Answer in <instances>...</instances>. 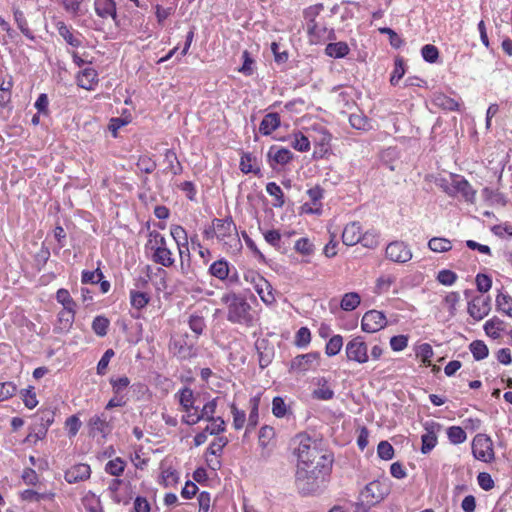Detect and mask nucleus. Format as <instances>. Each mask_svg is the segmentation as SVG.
Returning a JSON list of instances; mask_svg holds the SVG:
<instances>
[{"mask_svg":"<svg viewBox=\"0 0 512 512\" xmlns=\"http://www.w3.org/2000/svg\"><path fill=\"white\" fill-rule=\"evenodd\" d=\"M447 436L451 443L453 444H461L466 438V432L459 426H452L447 430Z\"/></svg>","mask_w":512,"mask_h":512,"instance_id":"nucleus-46","label":"nucleus"},{"mask_svg":"<svg viewBox=\"0 0 512 512\" xmlns=\"http://www.w3.org/2000/svg\"><path fill=\"white\" fill-rule=\"evenodd\" d=\"M422 57L429 63H434L439 57V52L436 46L427 44L421 49Z\"/></svg>","mask_w":512,"mask_h":512,"instance_id":"nucleus-57","label":"nucleus"},{"mask_svg":"<svg viewBox=\"0 0 512 512\" xmlns=\"http://www.w3.org/2000/svg\"><path fill=\"white\" fill-rule=\"evenodd\" d=\"M149 296L140 291H131L130 293V301L131 305L136 309L144 308L149 302Z\"/></svg>","mask_w":512,"mask_h":512,"instance_id":"nucleus-48","label":"nucleus"},{"mask_svg":"<svg viewBox=\"0 0 512 512\" xmlns=\"http://www.w3.org/2000/svg\"><path fill=\"white\" fill-rule=\"evenodd\" d=\"M345 352L348 360L359 364H364L369 359L368 346L360 336L353 338L346 344Z\"/></svg>","mask_w":512,"mask_h":512,"instance_id":"nucleus-5","label":"nucleus"},{"mask_svg":"<svg viewBox=\"0 0 512 512\" xmlns=\"http://www.w3.org/2000/svg\"><path fill=\"white\" fill-rule=\"evenodd\" d=\"M217 408V398L212 399L211 401L207 402L201 411H199L200 418L202 420H212L214 419V413L216 412Z\"/></svg>","mask_w":512,"mask_h":512,"instance_id":"nucleus-52","label":"nucleus"},{"mask_svg":"<svg viewBox=\"0 0 512 512\" xmlns=\"http://www.w3.org/2000/svg\"><path fill=\"white\" fill-rule=\"evenodd\" d=\"M152 260L160 264L164 267H170L174 264V258L172 257V252L168 247L159 249V247H156V251H153L152 253Z\"/></svg>","mask_w":512,"mask_h":512,"instance_id":"nucleus-24","label":"nucleus"},{"mask_svg":"<svg viewBox=\"0 0 512 512\" xmlns=\"http://www.w3.org/2000/svg\"><path fill=\"white\" fill-rule=\"evenodd\" d=\"M349 122L353 128L358 130H366L369 126L368 118L362 114H351Z\"/></svg>","mask_w":512,"mask_h":512,"instance_id":"nucleus-58","label":"nucleus"},{"mask_svg":"<svg viewBox=\"0 0 512 512\" xmlns=\"http://www.w3.org/2000/svg\"><path fill=\"white\" fill-rule=\"evenodd\" d=\"M292 147L300 152H307L310 149V141L309 139L301 133L295 134L294 141L292 142Z\"/></svg>","mask_w":512,"mask_h":512,"instance_id":"nucleus-59","label":"nucleus"},{"mask_svg":"<svg viewBox=\"0 0 512 512\" xmlns=\"http://www.w3.org/2000/svg\"><path fill=\"white\" fill-rule=\"evenodd\" d=\"M433 103L436 106H438L439 108H442L444 110H449V111L458 110V107H459V103L455 99H453L443 93L434 94Z\"/></svg>","mask_w":512,"mask_h":512,"instance_id":"nucleus-25","label":"nucleus"},{"mask_svg":"<svg viewBox=\"0 0 512 512\" xmlns=\"http://www.w3.org/2000/svg\"><path fill=\"white\" fill-rule=\"evenodd\" d=\"M377 454L383 460H391L394 457V448L388 441H381L377 447Z\"/></svg>","mask_w":512,"mask_h":512,"instance_id":"nucleus-53","label":"nucleus"},{"mask_svg":"<svg viewBox=\"0 0 512 512\" xmlns=\"http://www.w3.org/2000/svg\"><path fill=\"white\" fill-rule=\"evenodd\" d=\"M296 447L294 454L297 457V467H332L333 459L320 449V444L307 434H298L294 438Z\"/></svg>","mask_w":512,"mask_h":512,"instance_id":"nucleus-1","label":"nucleus"},{"mask_svg":"<svg viewBox=\"0 0 512 512\" xmlns=\"http://www.w3.org/2000/svg\"><path fill=\"white\" fill-rule=\"evenodd\" d=\"M164 156V161L167 164V169L174 175L180 174L182 172V166L178 161L175 151L167 149Z\"/></svg>","mask_w":512,"mask_h":512,"instance_id":"nucleus-32","label":"nucleus"},{"mask_svg":"<svg viewBox=\"0 0 512 512\" xmlns=\"http://www.w3.org/2000/svg\"><path fill=\"white\" fill-rule=\"evenodd\" d=\"M259 403H260L259 397H253V398L250 399L249 404H250V408L251 409H250V413H249V417H248L246 433L250 432L258 424V420H259V412H258Z\"/></svg>","mask_w":512,"mask_h":512,"instance_id":"nucleus-30","label":"nucleus"},{"mask_svg":"<svg viewBox=\"0 0 512 512\" xmlns=\"http://www.w3.org/2000/svg\"><path fill=\"white\" fill-rule=\"evenodd\" d=\"M209 273L219 280L227 279L229 275L228 262L222 259L213 262L209 267Z\"/></svg>","mask_w":512,"mask_h":512,"instance_id":"nucleus-27","label":"nucleus"},{"mask_svg":"<svg viewBox=\"0 0 512 512\" xmlns=\"http://www.w3.org/2000/svg\"><path fill=\"white\" fill-rule=\"evenodd\" d=\"M364 247L375 248L379 244L378 234L375 232L362 233L360 242Z\"/></svg>","mask_w":512,"mask_h":512,"instance_id":"nucleus-63","label":"nucleus"},{"mask_svg":"<svg viewBox=\"0 0 512 512\" xmlns=\"http://www.w3.org/2000/svg\"><path fill=\"white\" fill-rule=\"evenodd\" d=\"M428 247L434 252H447L452 249L450 240L441 237H434L429 240Z\"/></svg>","mask_w":512,"mask_h":512,"instance_id":"nucleus-36","label":"nucleus"},{"mask_svg":"<svg viewBox=\"0 0 512 512\" xmlns=\"http://www.w3.org/2000/svg\"><path fill=\"white\" fill-rule=\"evenodd\" d=\"M126 463L120 457L110 460L105 465V471L112 476H120L124 472Z\"/></svg>","mask_w":512,"mask_h":512,"instance_id":"nucleus-39","label":"nucleus"},{"mask_svg":"<svg viewBox=\"0 0 512 512\" xmlns=\"http://www.w3.org/2000/svg\"><path fill=\"white\" fill-rule=\"evenodd\" d=\"M156 247H159V249L166 248L167 242L163 235L154 230L149 233V239L146 244V248L153 252L156 251Z\"/></svg>","mask_w":512,"mask_h":512,"instance_id":"nucleus-37","label":"nucleus"},{"mask_svg":"<svg viewBox=\"0 0 512 512\" xmlns=\"http://www.w3.org/2000/svg\"><path fill=\"white\" fill-rule=\"evenodd\" d=\"M89 427L92 435L100 434L102 437H106L112 430L104 414L93 416L89 421Z\"/></svg>","mask_w":512,"mask_h":512,"instance_id":"nucleus-18","label":"nucleus"},{"mask_svg":"<svg viewBox=\"0 0 512 512\" xmlns=\"http://www.w3.org/2000/svg\"><path fill=\"white\" fill-rule=\"evenodd\" d=\"M96 77V71L93 68L87 66L82 71L78 72L76 76L77 84L81 88L91 89Z\"/></svg>","mask_w":512,"mask_h":512,"instance_id":"nucleus-23","label":"nucleus"},{"mask_svg":"<svg viewBox=\"0 0 512 512\" xmlns=\"http://www.w3.org/2000/svg\"><path fill=\"white\" fill-rule=\"evenodd\" d=\"M473 456L482 462L490 463L494 460L493 443L490 437L478 434L472 441Z\"/></svg>","mask_w":512,"mask_h":512,"instance_id":"nucleus-4","label":"nucleus"},{"mask_svg":"<svg viewBox=\"0 0 512 512\" xmlns=\"http://www.w3.org/2000/svg\"><path fill=\"white\" fill-rule=\"evenodd\" d=\"M275 436L274 428L268 425L261 427L259 431V444L262 448H267L271 445Z\"/></svg>","mask_w":512,"mask_h":512,"instance_id":"nucleus-40","label":"nucleus"},{"mask_svg":"<svg viewBox=\"0 0 512 512\" xmlns=\"http://www.w3.org/2000/svg\"><path fill=\"white\" fill-rule=\"evenodd\" d=\"M169 348L173 355L181 360L189 359L196 355L193 345H189L184 337L171 340Z\"/></svg>","mask_w":512,"mask_h":512,"instance_id":"nucleus-10","label":"nucleus"},{"mask_svg":"<svg viewBox=\"0 0 512 512\" xmlns=\"http://www.w3.org/2000/svg\"><path fill=\"white\" fill-rule=\"evenodd\" d=\"M231 413L233 415V426L236 430H239L244 427V424L246 422V414L244 411L239 410L237 406L232 403L231 406Z\"/></svg>","mask_w":512,"mask_h":512,"instance_id":"nucleus-50","label":"nucleus"},{"mask_svg":"<svg viewBox=\"0 0 512 512\" xmlns=\"http://www.w3.org/2000/svg\"><path fill=\"white\" fill-rule=\"evenodd\" d=\"M311 341V333L310 330L306 327H301L297 333L295 338V343L299 347L307 346Z\"/></svg>","mask_w":512,"mask_h":512,"instance_id":"nucleus-62","label":"nucleus"},{"mask_svg":"<svg viewBox=\"0 0 512 512\" xmlns=\"http://www.w3.org/2000/svg\"><path fill=\"white\" fill-rule=\"evenodd\" d=\"M310 202H306L302 206L305 213L320 214L322 209L321 199L323 197V190L320 186H314L307 191Z\"/></svg>","mask_w":512,"mask_h":512,"instance_id":"nucleus-9","label":"nucleus"},{"mask_svg":"<svg viewBox=\"0 0 512 512\" xmlns=\"http://www.w3.org/2000/svg\"><path fill=\"white\" fill-rule=\"evenodd\" d=\"M209 421L211 425L206 426L205 430L210 435H218L225 431L226 424L222 417H214V419Z\"/></svg>","mask_w":512,"mask_h":512,"instance_id":"nucleus-51","label":"nucleus"},{"mask_svg":"<svg viewBox=\"0 0 512 512\" xmlns=\"http://www.w3.org/2000/svg\"><path fill=\"white\" fill-rule=\"evenodd\" d=\"M433 355L432 346L428 343L421 344L416 351V356L421 358V361L425 366L431 365V358Z\"/></svg>","mask_w":512,"mask_h":512,"instance_id":"nucleus-47","label":"nucleus"},{"mask_svg":"<svg viewBox=\"0 0 512 512\" xmlns=\"http://www.w3.org/2000/svg\"><path fill=\"white\" fill-rule=\"evenodd\" d=\"M194 402L195 398L193 390L189 387H184L179 392V403L183 410L185 412H190V410L198 408L197 406L194 405Z\"/></svg>","mask_w":512,"mask_h":512,"instance_id":"nucleus-26","label":"nucleus"},{"mask_svg":"<svg viewBox=\"0 0 512 512\" xmlns=\"http://www.w3.org/2000/svg\"><path fill=\"white\" fill-rule=\"evenodd\" d=\"M272 413L277 418H283L287 413V407L284 400L277 396L272 401Z\"/></svg>","mask_w":512,"mask_h":512,"instance_id":"nucleus-61","label":"nucleus"},{"mask_svg":"<svg viewBox=\"0 0 512 512\" xmlns=\"http://www.w3.org/2000/svg\"><path fill=\"white\" fill-rule=\"evenodd\" d=\"M14 19L15 22L20 29V31L29 39L33 40L34 36L32 31L28 27V23L22 11L19 9H14Z\"/></svg>","mask_w":512,"mask_h":512,"instance_id":"nucleus-43","label":"nucleus"},{"mask_svg":"<svg viewBox=\"0 0 512 512\" xmlns=\"http://www.w3.org/2000/svg\"><path fill=\"white\" fill-rule=\"evenodd\" d=\"M222 303L227 306V320L232 323L249 324L252 320L249 303L235 293L224 294Z\"/></svg>","mask_w":512,"mask_h":512,"instance_id":"nucleus-3","label":"nucleus"},{"mask_svg":"<svg viewBox=\"0 0 512 512\" xmlns=\"http://www.w3.org/2000/svg\"><path fill=\"white\" fill-rule=\"evenodd\" d=\"M496 306L499 311L512 318V297L505 293L496 296Z\"/></svg>","mask_w":512,"mask_h":512,"instance_id":"nucleus-34","label":"nucleus"},{"mask_svg":"<svg viewBox=\"0 0 512 512\" xmlns=\"http://www.w3.org/2000/svg\"><path fill=\"white\" fill-rule=\"evenodd\" d=\"M361 302L360 295L356 292L345 293L340 302V307L344 311L355 310Z\"/></svg>","mask_w":512,"mask_h":512,"instance_id":"nucleus-31","label":"nucleus"},{"mask_svg":"<svg viewBox=\"0 0 512 512\" xmlns=\"http://www.w3.org/2000/svg\"><path fill=\"white\" fill-rule=\"evenodd\" d=\"M91 475V469L88 464H77L66 471V482L76 483L88 479Z\"/></svg>","mask_w":512,"mask_h":512,"instance_id":"nucleus-19","label":"nucleus"},{"mask_svg":"<svg viewBox=\"0 0 512 512\" xmlns=\"http://www.w3.org/2000/svg\"><path fill=\"white\" fill-rule=\"evenodd\" d=\"M452 188L455 193H460L468 202H474L476 191L464 178H456L452 182Z\"/></svg>","mask_w":512,"mask_h":512,"instance_id":"nucleus-20","label":"nucleus"},{"mask_svg":"<svg viewBox=\"0 0 512 512\" xmlns=\"http://www.w3.org/2000/svg\"><path fill=\"white\" fill-rule=\"evenodd\" d=\"M212 233H215L219 240L224 241L226 238L236 234V226L231 218L214 219Z\"/></svg>","mask_w":512,"mask_h":512,"instance_id":"nucleus-12","label":"nucleus"},{"mask_svg":"<svg viewBox=\"0 0 512 512\" xmlns=\"http://www.w3.org/2000/svg\"><path fill=\"white\" fill-rule=\"evenodd\" d=\"M387 325L384 313L377 310L367 311L361 321V328L364 332L375 333Z\"/></svg>","mask_w":512,"mask_h":512,"instance_id":"nucleus-6","label":"nucleus"},{"mask_svg":"<svg viewBox=\"0 0 512 512\" xmlns=\"http://www.w3.org/2000/svg\"><path fill=\"white\" fill-rule=\"evenodd\" d=\"M426 430H427V432L425 434H423L421 437V440H422L421 452L423 454L429 453L437 444V436L435 435V433L433 431L429 430L428 428H426Z\"/></svg>","mask_w":512,"mask_h":512,"instance_id":"nucleus-45","label":"nucleus"},{"mask_svg":"<svg viewBox=\"0 0 512 512\" xmlns=\"http://www.w3.org/2000/svg\"><path fill=\"white\" fill-rule=\"evenodd\" d=\"M362 229L359 222H352L345 226L342 233V241L347 246H353L360 242Z\"/></svg>","mask_w":512,"mask_h":512,"instance_id":"nucleus-17","label":"nucleus"},{"mask_svg":"<svg viewBox=\"0 0 512 512\" xmlns=\"http://www.w3.org/2000/svg\"><path fill=\"white\" fill-rule=\"evenodd\" d=\"M332 467H297L295 474V485L302 495H310L317 492L326 477L330 474Z\"/></svg>","mask_w":512,"mask_h":512,"instance_id":"nucleus-2","label":"nucleus"},{"mask_svg":"<svg viewBox=\"0 0 512 512\" xmlns=\"http://www.w3.org/2000/svg\"><path fill=\"white\" fill-rule=\"evenodd\" d=\"M280 126V117L277 113H269L262 119L259 131L263 135H270Z\"/></svg>","mask_w":512,"mask_h":512,"instance_id":"nucleus-22","label":"nucleus"},{"mask_svg":"<svg viewBox=\"0 0 512 512\" xmlns=\"http://www.w3.org/2000/svg\"><path fill=\"white\" fill-rule=\"evenodd\" d=\"M386 257L397 263H406L412 258L409 246L403 241H393L386 247Z\"/></svg>","mask_w":512,"mask_h":512,"instance_id":"nucleus-7","label":"nucleus"},{"mask_svg":"<svg viewBox=\"0 0 512 512\" xmlns=\"http://www.w3.org/2000/svg\"><path fill=\"white\" fill-rule=\"evenodd\" d=\"M94 10L98 17L102 19H112L115 24L117 21V9L114 0H95Z\"/></svg>","mask_w":512,"mask_h":512,"instance_id":"nucleus-13","label":"nucleus"},{"mask_svg":"<svg viewBox=\"0 0 512 512\" xmlns=\"http://www.w3.org/2000/svg\"><path fill=\"white\" fill-rule=\"evenodd\" d=\"M484 330L488 336L497 339L500 337V332L504 330V321L493 317L485 323Z\"/></svg>","mask_w":512,"mask_h":512,"instance_id":"nucleus-28","label":"nucleus"},{"mask_svg":"<svg viewBox=\"0 0 512 512\" xmlns=\"http://www.w3.org/2000/svg\"><path fill=\"white\" fill-rule=\"evenodd\" d=\"M318 386L312 392V396L317 400H331L334 397V391L328 385V380L324 377H319L316 380Z\"/></svg>","mask_w":512,"mask_h":512,"instance_id":"nucleus-21","label":"nucleus"},{"mask_svg":"<svg viewBox=\"0 0 512 512\" xmlns=\"http://www.w3.org/2000/svg\"><path fill=\"white\" fill-rule=\"evenodd\" d=\"M469 350L471 351L474 359L477 361L485 359L489 354L487 345L481 340H474L471 342L469 345Z\"/></svg>","mask_w":512,"mask_h":512,"instance_id":"nucleus-33","label":"nucleus"},{"mask_svg":"<svg viewBox=\"0 0 512 512\" xmlns=\"http://www.w3.org/2000/svg\"><path fill=\"white\" fill-rule=\"evenodd\" d=\"M108 326L109 321L103 316H97L92 323L94 332L99 336H105L107 334Z\"/></svg>","mask_w":512,"mask_h":512,"instance_id":"nucleus-54","label":"nucleus"},{"mask_svg":"<svg viewBox=\"0 0 512 512\" xmlns=\"http://www.w3.org/2000/svg\"><path fill=\"white\" fill-rule=\"evenodd\" d=\"M33 387H29L28 389L21 390L20 394L25 406L29 409H32L37 406L38 401L36 399V394L33 391Z\"/></svg>","mask_w":512,"mask_h":512,"instance_id":"nucleus-55","label":"nucleus"},{"mask_svg":"<svg viewBox=\"0 0 512 512\" xmlns=\"http://www.w3.org/2000/svg\"><path fill=\"white\" fill-rule=\"evenodd\" d=\"M317 352H310L296 356L290 364L291 371L305 372L312 368L313 364L318 360Z\"/></svg>","mask_w":512,"mask_h":512,"instance_id":"nucleus-15","label":"nucleus"},{"mask_svg":"<svg viewBox=\"0 0 512 512\" xmlns=\"http://www.w3.org/2000/svg\"><path fill=\"white\" fill-rule=\"evenodd\" d=\"M396 282V276L392 274L381 275L375 286V292L377 294H383L389 291L390 287Z\"/></svg>","mask_w":512,"mask_h":512,"instance_id":"nucleus-35","label":"nucleus"},{"mask_svg":"<svg viewBox=\"0 0 512 512\" xmlns=\"http://www.w3.org/2000/svg\"><path fill=\"white\" fill-rule=\"evenodd\" d=\"M404 74H405L404 62L401 58H397L395 60L393 73L390 77L391 85H393V86L397 85L399 80L404 76Z\"/></svg>","mask_w":512,"mask_h":512,"instance_id":"nucleus-56","label":"nucleus"},{"mask_svg":"<svg viewBox=\"0 0 512 512\" xmlns=\"http://www.w3.org/2000/svg\"><path fill=\"white\" fill-rule=\"evenodd\" d=\"M380 486L381 485L378 481H372L361 491V500L368 507L375 505L383 499V493L380 490Z\"/></svg>","mask_w":512,"mask_h":512,"instance_id":"nucleus-11","label":"nucleus"},{"mask_svg":"<svg viewBox=\"0 0 512 512\" xmlns=\"http://www.w3.org/2000/svg\"><path fill=\"white\" fill-rule=\"evenodd\" d=\"M188 324L197 336L201 335L206 327L204 318L197 314L190 315Z\"/></svg>","mask_w":512,"mask_h":512,"instance_id":"nucleus-49","label":"nucleus"},{"mask_svg":"<svg viewBox=\"0 0 512 512\" xmlns=\"http://www.w3.org/2000/svg\"><path fill=\"white\" fill-rule=\"evenodd\" d=\"M156 166V162L148 156H141L137 162V167L146 174L152 173Z\"/></svg>","mask_w":512,"mask_h":512,"instance_id":"nucleus-60","label":"nucleus"},{"mask_svg":"<svg viewBox=\"0 0 512 512\" xmlns=\"http://www.w3.org/2000/svg\"><path fill=\"white\" fill-rule=\"evenodd\" d=\"M325 53L334 58H343L349 53V47L345 42L329 43L325 48Z\"/></svg>","mask_w":512,"mask_h":512,"instance_id":"nucleus-29","label":"nucleus"},{"mask_svg":"<svg viewBox=\"0 0 512 512\" xmlns=\"http://www.w3.org/2000/svg\"><path fill=\"white\" fill-rule=\"evenodd\" d=\"M437 280L443 285H452L457 280V275L451 270H441L437 275Z\"/></svg>","mask_w":512,"mask_h":512,"instance_id":"nucleus-64","label":"nucleus"},{"mask_svg":"<svg viewBox=\"0 0 512 512\" xmlns=\"http://www.w3.org/2000/svg\"><path fill=\"white\" fill-rule=\"evenodd\" d=\"M268 160L272 168H274V164L285 165L289 163L292 158V152L287 148H282L278 146H271L267 153Z\"/></svg>","mask_w":512,"mask_h":512,"instance_id":"nucleus-16","label":"nucleus"},{"mask_svg":"<svg viewBox=\"0 0 512 512\" xmlns=\"http://www.w3.org/2000/svg\"><path fill=\"white\" fill-rule=\"evenodd\" d=\"M490 311L489 299L475 297L468 303V313L476 321L483 319Z\"/></svg>","mask_w":512,"mask_h":512,"instance_id":"nucleus-14","label":"nucleus"},{"mask_svg":"<svg viewBox=\"0 0 512 512\" xmlns=\"http://www.w3.org/2000/svg\"><path fill=\"white\" fill-rule=\"evenodd\" d=\"M343 346V337L341 335H334L329 339L325 347V353L331 357L337 355Z\"/></svg>","mask_w":512,"mask_h":512,"instance_id":"nucleus-42","label":"nucleus"},{"mask_svg":"<svg viewBox=\"0 0 512 512\" xmlns=\"http://www.w3.org/2000/svg\"><path fill=\"white\" fill-rule=\"evenodd\" d=\"M246 280H251L254 283V289L260 296L261 300L265 303L274 302L275 298L272 293V286L270 283L264 279L262 276L255 272H250L246 275Z\"/></svg>","mask_w":512,"mask_h":512,"instance_id":"nucleus-8","label":"nucleus"},{"mask_svg":"<svg viewBox=\"0 0 512 512\" xmlns=\"http://www.w3.org/2000/svg\"><path fill=\"white\" fill-rule=\"evenodd\" d=\"M266 191L270 196L275 198V207H282L284 205V194L279 185L275 182H269L266 185Z\"/></svg>","mask_w":512,"mask_h":512,"instance_id":"nucleus-44","label":"nucleus"},{"mask_svg":"<svg viewBox=\"0 0 512 512\" xmlns=\"http://www.w3.org/2000/svg\"><path fill=\"white\" fill-rule=\"evenodd\" d=\"M307 32L311 38V42H319L326 34V28L320 26L316 21L307 23Z\"/></svg>","mask_w":512,"mask_h":512,"instance_id":"nucleus-41","label":"nucleus"},{"mask_svg":"<svg viewBox=\"0 0 512 512\" xmlns=\"http://www.w3.org/2000/svg\"><path fill=\"white\" fill-rule=\"evenodd\" d=\"M66 52L72 56L73 62L77 67H81L82 65L89 66V64H90L89 54L87 53L85 47H82V49H79V50L66 49Z\"/></svg>","mask_w":512,"mask_h":512,"instance_id":"nucleus-38","label":"nucleus"}]
</instances>
